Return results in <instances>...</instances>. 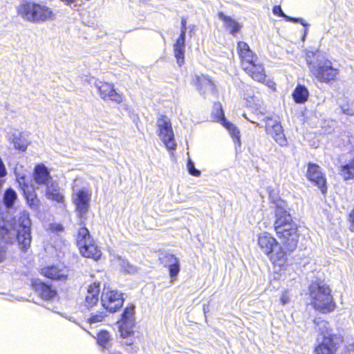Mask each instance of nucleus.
Wrapping results in <instances>:
<instances>
[{"mask_svg": "<svg viewBox=\"0 0 354 354\" xmlns=\"http://www.w3.org/2000/svg\"><path fill=\"white\" fill-rule=\"evenodd\" d=\"M315 323L317 326V330L322 335L324 338L326 335L329 337H333V335L331 333V330L329 328V324L325 320H318L316 321Z\"/></svg>", "mask_w": 354, "mask_h": 354, "instance_id": "nucleus-36", "label": "nucleus"}, {"mask_svg": "<svg viewBox=\"0 0 354 354\" xmlns=\"http://www.w3.org/2000/svg\"><path fill=\"white\" fill-rule=\"evenodd\" d=\"M243 117H244L247 120H248L249 122H250L251 123L256 124H257V126H259V124L257 122H256L255 121L252 120H250V118H248L246 116V115H245V114H243Z\"/></svg>", "mask_w": 354, "mask_h": 354, "instance_id": "nucleus-47", "label": "nucleus"}, {"mask_svg": "<svg viewBox=\"0 0 354 354\" xmlns=\"http://www.w3.org/2000/svg\"><path fill=\"white\" fill-rule=\"evenodd\" d=\"M100 284L93 283L87 288L84 301L82 304L87 309L93 308L99 301Z\"/></svg>", "mask_w": 354, "mask_h": 354, "instance_id": "nucleus-20", "label": "nucleus"}, {"mask_svg": "<svg viewBox=\"0 0 354 354\" xmlns=\"http://www.w3.org/2000/svg\"><path fill=\"white\" fill-rule=\"evenodd\" d=\"M218 16L220 20L224 23L225 28L232 35H236L242 28L241 24L230 17L226 16L223 12H219Z\"/></svg>", "mask_w": 354, "mask_h": 354, "instance_id": "nucleus-25", "label": "nucleus"}, {"mask_svg": "<svg viewBox=\"0 0 354 354\" xmlns=\"http://www.w3.org/2000/svg\"><path fill=\"white\" fill-rule=\"evenodd\" d=\"M237 50L239 56L242 60L241 67L245 68V64H254L257 62V57L254 53L250 49L248 44L244 41H239L237 44Z\"/></svg>", "mask_w": 354, "mask_h": 354, "instance_id": "nucleus-22", "label": "nucleus"}, {"mask_svg": "<svg viewBox=\"0 0 354 354\" xmlns=\"http://www.w3.org/2000/svg\"><path fill=\"white\" fill-rule=\"evenodd\" d=\"M158 134L168 150H176L177 144L174 138L170 119L166 115H160L156 122Z\"/></svg>", "mask_w": 354, "mask_h": 354, "instance_id": "nucleus-8", "label": "nucleus"}, {"mask_svg": "<svg viewBox=\"0 0 354 354\" xmlns=\"http://www.w3.org/2000/svg\"><path fill=\"white\" fill-rule=\"evenodd\" d=\"M134 308L133 304L125 308L119 322V331L122 336L127 337L133 333L135 325Z\"/></svg>", "mask_w": 354, "mask_h": 354, "instance_id": "nucleus-11", "label": "nucleus"}, {"mask_svg": "<svg viewBox=\"0 0 354 354\" xmlns=\"http://www.w3.org/2000/svg\"><path fill=\"white\" fill-rule=\"evenodd\" d=\"M17 182L21 187V189L23 190V192L26 191V189H28V188H32L33 187L30 186L28 185V183L24 176H17Z\"/></svg>", "mask_w": 354, "mask_h": 354, "instance_id": "nucleus-39", "label": "nucleus"}, {"mask_svg": "<svg viewBox=\"0 0 354 354\" xmlns=\"http://www.w3.org/2000/svg\"><path fill=\"white\" fill-rule=\"evenodd\" d=\"M350 347H351L350 350H351L354 352V344L350 345Z\"/></svg>", "mask_w": 354, "mask_h": 354, "instance_id": "nucleus-49", "label": "nucleus"}, {"mask_svg": "<svg viewBox=\"0 0 354 354\" xmlns=\"http://www.w3.org/2000/svg\"><path fill=\"white\" fill-rule=\"evenodd\" d=\"M41 273L50 279L65 281L69 274V270L64 266H53L43 268Z\"/></svg>", "mask_w": 354, "mask_h": 354, "instance_id": "nucleus-17", "label": "nucleus"}, {"mask_svg": "<svg viewBox=\"0 0 354 354\" xmlns=\"http://www.w3.org/2000/svg\"><path fill=\"white\" fill-rule=\"evenodd\" d=\"M63 3H65L66 6H71L72 5H74V6H77L76 1L77 0H60Z\"/></svg>", "mask_w": 354, "mask_h": 354, "instance_id": "nucleus-45", "label": "nucleus"}, {"mask_svg": "<svg viewBox=\"0 0 354 354\" xmlns=\"http://www.w3.org/2000/svg\"><path fill=\"white\" fill-rule=\"evenodd\" d=\"M35 182L38 185H44L47 187L53 182L48 169L44 165H38L33 172Z\"/></svg>", "mask_w": 354, "mask_h": 354, "instance_id": "nucleus-21", "label": "nucleus"}, {"mask_svg": "<svg viewBox=\"0 0 354 354\" xmlns=\"http://www.w3.org/2000/svg\"><path fill=\"white\" fill-rule=\"evenodd\" d=\"M133 334H131L129 336L123 337L120 335L121 337L122 338V340L121 341V344L122 346H126V351L129 352V353H136L138 351V347L137 346H134V337Z\"/></svg>", "mask_w": 354, "mask_h": 354, "instance_id": "nucleus-33", "label": "nucleus"}, {"mask_svg": "<svg viewBox=\"0 0 354 354\" xmlns=\"http://www.w3.org/2000/svg\"><path fill=\"white\" fill-rule=\"evenodd\" d=\"M17 14L23 19L32 23L45 22L55 18L51 8L30 1H23L17 8Z\"/></svg>", "mask_w": 354, "mask_h": 354, "instance_id": "nucleus-4", "label": "nucleus"}, {"mask_svg": "<svg viewBox=\"0 0 354 354\" xmlns=\"http://www.w3.org/2000/svg\"><path fill=\"white\" fill-rule=\"evenodd\" d=\"M342 111L343 113L346 114L348 115H353L354 114L353 110L348 107H342Z\"/></svg>", "mask_w": 354, "mask_h": 354, "instance_id": "nucleus-43", "label": "nucleus"}, {"mask_svg": "<svg viewBox=\"0 0 354 354\" xmlns=\"http://www.w3.org/2000/svg\"><path fill=\"white\" fill-rule=\"evenodd\" d=\"M281 302L283 305H285L289 302V297L286 295V293H283L281 297Z\"/></svg>", "mask_w": 354, "mask_h": 354, "instance_id": "nucleus-44", "label": "nucleus"}, {"mask_svg": "<svg viewBox=\"0 0 354 354\" xmlns=\"http://www.w3.org/2000/svg\"><path fill=\"white\" fill-rule=\"evenodd\" d=\"M24 195L28 206L33 210H37L39 207L40 201L37 198L34 187L26 189L24 192Z\"/></svg>", "mask_w": 354, "mask_h": 354, "instance_id": "nucleus-28", "label": "nucleus"}, {"mask_svg": "<svg viewBox=\"0 0 354 354\" xmlns=\"http://www.w3.org/2000/svg\"><path fill=\"white\" fill-rule=\"evenodd\" d=\"M243 69L254 80L262 82L266 78L264 68L262 64L257 63L248 64L245 62Z\"/></svg>", "mask_w": 354, "mask_h": 354, "instance_id": "nucleus-24", "label": "nucleus"}, {"mask_svg": "<svg viewBox=\"0 0 354 354\" xmlns=\"http://www.w3.org/2000/svg\"><path fill=\"white\" fill-rule=\"evenodd\" d=\"M106 316V315L104 312H98L96 314H92L90 318L88 319V322L90 324H95L97 322H100L104 319V318Z\"/></svg>", "mask_w": 354, "mask_h": 354, "instance_id": "nucleus-38", "label": "nucleus"}, {"mask_svg": "<svg viewBox=\"0 0 354 354\" xmlns=\"http://www.w3.org/2000/svg\"><path fill=\"white\" fill-rule=\"evenodd\" d=\"M91 199V192L85 188L73 191L72 201L75 207V212L80 219V225H84L86 214L90 208Z\"/></svg>", "mask_w": 354, "mask_h": 354, "instance_id": "nucleus-7", "label": "nucleus"}, {"mask_svg": "<svg viewBox=\"0 0 354 354\" xmlns=\"http://www.w3.org/2000/svg\"><path fill=\"white\" fill-rule=\"evenodd\" d=\"M339 174L344 180L354 178V158L348 163L341 165Z\"/></svg>", "mask_w": 354, "mask_h": 354, "instance_id": "nucleus-31", "label": "nucleus"}, {"mask_svg": "<svg viewBox=\"0 0 354 354\" xmlns=\"http://www.w3.org/2000/svg\"><path fill=\"white\" fill-rule=\"evenodd\" d=\"M284 19L287 21H290V22H293V23H299L303 26H306V24L304 22V21L301 18H295V17H292L286 15Z\"/></svg>", "mask_w": 354, "mask_h": 354, "instance_id": "nucleus-41", "label": "nucleus"}, {"mask_svg": "<svg viewBox=\"0 0 354 354\" xmlns=\"http://www.w3.org/2000/svg\"><path fill=\"white\" fill-rule=\"evenodd\" d=\"M213 118L218 122H220L224 127H225L230 135L236 139V141L240 143V132L238 128L233 124L228 122L224 115V112L220 102L214 104L212 112Z\"/></svg>", "mask_w": 354, "mask_h": 354, "instance_id": "nucleus-12", "label": "nucleus"}, {"mask_svg": "<svg viewBox=\"0 0 354 354\" xmlns=\"http://www.w3.org/2000/svg\"><path fill=\"white\" fill-rule=\"evenodd\" d=\"M97 344L105 349H109L111 342V335L106 330H102L97 334Z\"/></svg>", "mask_w": 354, "mask_h": 354, "instance_id": "nucleus-35", "label": "nucleus"}, {"mask_svg": "<svg viewBox=\"0 0 354 354\" xmlns=\"http://www.w3.org/2000/svg\"><path fill=\"white\" fill-rule=\"evenodd\" d=\"M45 195L47 199L55 201L58 203H64V196L59 192L58 184L53 182L46 187Z\"/></svg>", "mask_w": 354, "mask_h": 354, "instance_id": "nucleus-26", "label": "nucleus"}, {"mask_svg": "<svg viewBox=\"0 0 354 354\" xmlns=\"http://www.w3.org/2000/svg\"><path fill=\"white\" fill-rule=\"evenodd\" d=\"M111 354H122V353L119 351H116V352L112 353Z\"/></svg>", "mask_w": 354, "mask_h": 354, "instance_id": "nucleus-50", "label": "nucleus"}, {"mask_svg": "<svg viewBox=\"0 0 354 354\" xmlns=\"http://www.w3.org/2000/svg\"><path fill=\"white\" fill-rule=\"evenodd\" d=\"M257 241L261 252L268 256L273 264L281 267L286 263L288 252L272 235L266 232L260 233Z\"/></svg>", "mask_w": 354, "mask_h": 354, "instance_id": "nucleus-2", "label": "nucleus"}, {"mask_svg": "<svg viewBox=\"0 0 354 354\" xmlns=\"http://www.w3.org/2000/svg\"><path fill=\"white\" fill-rule=\"evenodd\" d=\"M94 85L97 88L100 95L103 100H109L117 103L122 102V97L121 95L115 91L112 84L96 80Z\"/></svg>", "mask_w": 354, "mask_h": 354, "instance_id": "nucleus-15", "label": "nucleus"}, {"mask_svg": "<svg viewBox=\"0 0 354 354\" xmlns=\"http://www.w3.org/2000/svg\"><path fill=\"white\" fill-rule=\"evenodd\" d=\"M292 95L296 103L302 104L307 101L309 92L305 86L299 84L295 88Z\"/></svg>", "mask_w": 354, "mask_h": 354, "instance_id": "nucleus-29", "label": "nucleus"}, {"mask_svg": "<svg viewBox=\"0 0 354 354\" xmlns=\"http://www.w3.org/2000/svg\"><path fill=\"white\" fill-rule=\"evenodd\" d=\"M197 89L201 94H205L206 93H212L214 91V84L212 80L204 75L196 77Z\"/></svg>", "mask_w": 354, "mask_h": 354, "instance_id": "nucleus-27", "label": "nucleus"}, {"mask_svg": "<svg viewBox=\"0 0 354 354\" xmlns=\"http://www.w3.org/2000/svg\"><path fill=\"white\" fill-rule=\"evenodd\" d=\"M118 265L120 266L123 272L133 274L137 273L139 270L137 266L131 264L127 259L124 258L118 257Z\"/></svg>", "mask_w": 354, "mask_h": 354, "instance_id": "nucleus-32", "label": "nucleus"}, {"mask_svg": "<svg viewBox=\"0 0 354 354\" xmlns=\"http://www.w3.org/2000/svg\"><path fill=\"white\" fill-rule=\"evenodd\" d=\"M9 140L14 145L15 149L24 151L28 146V141L20 133H14L9 136Z\"/></svg>", "mask_w": 354, "mask_h": 354, "instance_id": "nucleus-30", "label": "nucleus"}, {"mask_svg": "<svg viewBox=\"0 0 354 354\" xmlns=\"http://www.w3.org/2000/svg\"><path fill=\"white\" fill-rule=\"evenodd\" d=\"M17 198V194L16 192L12 188H8L6 190L3 195V203L7 208H10L14 205Z\"/></svg>", "mask_w": 354, "mask_h": 354, "instance_id": "nucleus-34", "label": "nucleus"}, {"mask_svg": "<svg viewBox=\"0 0 354 354\" xmlns=\"http://www.w3.org/2000/svg\"><path fill=\"white\" fill-rule=\"evenodd\" d=\"M315 56V53L313 51H308L306 54V61L307 62V64L308 66L310 71V66H312L313 65H316L317 59H318L317 58H316V61H313V58Z\"/></svg>", "mask_w": 354, "mask_h": 354, "instance_id": "nucleus-40", "label": "nucleus"}, {"mask_svg": "<svg viewBox=\"0 0 354 354\" xmlns=\"http://www.w3.org/2000/svg\"><path fill=\"white\" fill-rule=\"evenodd\" d=\"M306 176L308 179L317 186L322 193H326L327 187L326 186V178L322 171L320 167L315 163H309Z\"/></svg>", "mask_w": 354, "mask_h": 354, "instance_id": "nucleus-14", "label": "nucleus"}, {"mask_svg": "<svg viewBox=\"0 0 354 354\" xmlns=\"http://www.w3.org/2000/svg\"><path fill=\"white\" fill-rule=\"evenodd\" d=\"M263 120L266 123L265 129L267 133L270 135L280 146H286L288 141L283 133V129L280 122L271 117H266Z\"/></svg>", "mask_w": 354, "mask_h": 354, "instance_id": "nucleus-10", "label": "nucleus"}, {"mask_svg": "<svg viewBox=\"0 0 354 354\" xmlns=\"http://www.w3.org/2000/svg\"><path fill=\"white\" fill-rule=\"evenodd\" d=\"M274 230L283 247L289 252H293L297 247L299 234L296 223L288 210L283 201L276 203Z\"/></svg>", "mask_w": 354, "mask_h": 354, "instance_id": "nucleus-1", "label": "nucleus"}, {"mask_svg": "<svg viewBox=\"0 0 354 354\" xmlns=\"http://www.w3.org/2000/svg\"><path fill=\"white\" fill-rule=\"evenodd\" d=\"M102 306L110 313H115L123 305V294L115 290L104 288L101 295Z\"/></svg>", "mask_w": 354, "mask_h": 354, "instance_id": "nucleus-9", "label": "nucleus"}, {"mask_svg": "<svg viewBox=\"0 0 354 354\" xmlns=\"http://www.w3.org/2000/svg\"><path fill=\"white\" fill-rule=\"evenodd\" d=\"M187 171L190 175L196 177H198L201 176V171L195 167L194 162L189 158H188L187 160Z\"/></svg>", "mask_w": 354, "mask_h": 354, "instance_id": "nucleus-37", "label": "nucleus"}, {"mask_svg": "<svg viewBox=\"0 0 354 354\" xmlns=\"http://www.w3.org/2000/svg\"><path fill=\"white\" fill-rule=\"evenodd\" d=\"M309 294L312 304L316 310L323 313L335 310L336 304L331 295V290L326 283L321 281L313 282L309 286Z\"/></svg>", "mask_w": 354, "mask_h": 354, "instance_id": "nucleus-3", "label": "nucleus"}, {"mask_svg": "<svg viewBox=\"0 0 354 354\" xmlns=\"http://www.w3.org/2000/svg\"><path fill=\"white\" fill-rule=\"evenodd\" d=\"M337 351V344L333 337L326 335L314 349L315 354H335Z\"/></svg>", "mask_w": 354, "mask_h": 354, "instance_id": "nucleus-19", "label": "nucleus"}, {"mask_svg": "<svg viewBox=\"0 0 354 354\" xmlns=\"http://www.w3.org/2000/svg\"><path fill=\"white\" fill-rule=\"evenodd\" d=\"M32 286L35 291L44 299L48 300L56 295V291L52 288L51 286L42 282L39 279L33 281Z\"/></svg>", "mask_w": 354, "mask_h": 354, "instance_id": "nucleus-23", "label": "nucleus"}, {"mask_svg": "<svg viewBox=\"0 0 354 354\" xmlns=\"http://www.w3.org/2000/svg\"><path fill=\"white\" fill-rule=\"evenodd\" d=\"M272 12L275 15H278L279 17H281L283 18H285V16L286 15L282 10L280 6H274L272 9Z\"/></svg>", "mask_w": 354, "mask_h": 354, "instance_id": "nucleus-42", "label": "nucleus"}, {"mask_svg": "<svg viewBox=\"0 0 354 354\" xmlns=\"http://www.w3.org/2000/svg\"><path fill=\"white\" fill-rule=\"evenodd\" d=\"M5 259V252L0 248V263L3 262Z\"/></svg>", "mask_w": 354, "mask_h": 354, "instance_id": "nucleus-46", "label": "nucleus"}, {"mask_svg": "<svg viewBox=\"0 0 354 354\" xmlns=\"http://www.w3.org/2000/svg\"><path fill=\"white\" fill-rule=\"evenodd\" d=\"M350 218H351V220L353 223H354V209H353V211L351 212V214H350Z\"/></svg>", "mask_w": 354, "mask_h": 354, "instance_id": "nucleus-48", "label": "nucleus"}, {"mask_svg": "<svg viewBox=\"0 0 354 354\" xmlns=\"http://www.w3.org/2000/svg\"><path fill=\"white\" fill-rule=\"evenodd\" d=\"M243 96L246 100L247 106L254 110L257 115L264 114L265 109L261 106L260 102L254 96V90L250 86H245L243 88Z\"/></svg>", "mask_w": 354, "mask_h": 354, "instance_id": "nucleus-18", "label": "nucleus"}, {"mask_svg": "<svg viewBox=\"0 0 354 354\" xmlns=\"http://www.w3.org/2000/svg\"><path fill=\"white\" fill-rule=\"evenodd\" d=\"M159 260L164 267L168 268L171 280H176L180 270L178 258H177L174 254L165 253L160 257Z\"/></svg>", "mask_w": 354, "mask_h": 354, "instance_id": "nucleus-16", "label": "nucleus"}, {"mask_svg": "<svg viewBox=\"0 0 354 354\" xmlns=\"http://www.w3.org/2000/svg\"><path fill=\"white\" fill-rule=\"evenodd\" d=\"M77 244L82 256L97 260L102 255L101 250L95 244L88 230L82 226L77 236Z\"/></svg>", "mask_w": 354, "mask_h": 354, "instance_id": "nucleus-5", "label": "nucleus"}, {"mask_svg": "<svg viewBox=\"0 0 354 354\" xmlns=\"http://www.w3.org/2000/svg\"><path fill=\"white\" fill-rule=\"evenodd\" d=\"M310 73L319 81L329 83L336 80L339 73L338 68H334L328 59H317L316 65L310 66Z\"/></svg>", "mask_w": 354, "mask_h": 354, "instance_id": "nucleus-6", "label": "nucleus"}, {"mask_svg": "<svg viewBox=\"0 0 354 354\" xmlns=\"http://www.w3.org/2000/svg\"><path fill=\"white\" fill-rule=\"evenodd\" d=\"M187 21L183 18L181 20L180 34L174 44V55L177 64L181 66L185 62V36L187 32Z\"/></svg>", "mask_w": 354, "mask_h": 354, "instance_id": "nucleus-13", "label": "nucleus"}]
</instances>
